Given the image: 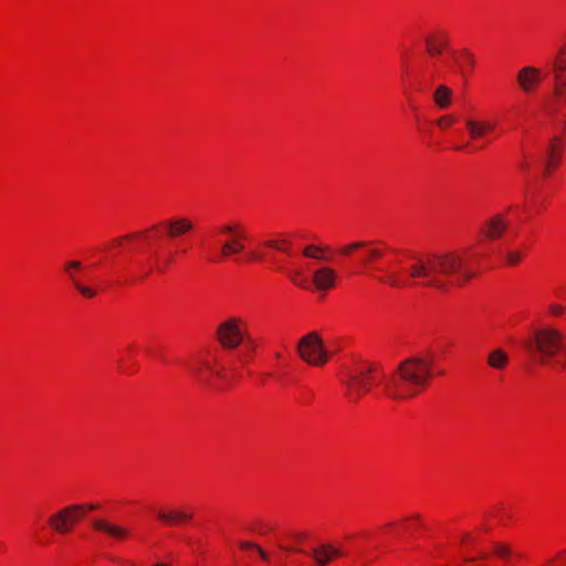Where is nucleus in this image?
I'll return each instance as SVG.
<instances>
[{
	"mask_svg": "<svg viewBox=\"0 0 566 566\" xmlns=\"http://www.w3.org/2000/svg\"><path fill=\"white\" fill-rule=\"evenodd\" d=\"M385 273L378 280L392 289L432 287L446 291L451 284L461 285L475 276V273L465 266L464 259L457 252L412 253L409 255V265L406 275L399 271L381 269Z\"/></svg>",
	"mask_w": 566,
	"mask_h": 566,
	"instance_id": "1",
	"label": "nucleus"
},
{
	"mask_svg": "<svg viewBox=\"0 0 566 566\" xmlns=\"http://www.w3.org/2000/svg\"><path fill=\"white\" fill-rule=\"evenodd\" d=\"M384 378L385 394L392 399L413 397L432 377L431 359L411 357L403 360L396 371Z\"/></svg>",
	"mask_w": 566,
	"mask_h": 566,
	"instance_id": "2",
	"label": "nucleus"
},
{
	"mask_svg": "<svg viewBox=\"0 0 566 566\" xmlns=\"http://www.w3.org/2000/svg\"><path fill=\"white\" fill-rule=\"evenodd\" d=\"M524 347L531 357L541 365H552L564 368L562 354L566 349L564 335L554 327H542L524 342Z\"/></svg>",
	"mask_w": 566,
	"mask_h": 566,
	"instance_id": "3",
	"label": "nucleus"
},
{
	"mask_svg": "<svg viewBox=\"0 0 566 566\" xmlns=\"http://www.w3.org/2000/svg\"><path fill=\"white\" fill-rule=\"evenodd\" d=\"M379 370L375 365H365L349 371L344 384L348 388L349 399L357 401L364 394L368 392L374 382L378 380Z\"/></svg>",
	"mask_w": 566,
	"mask_h": 566,
	"instance_id": "4",
	"label": "nucleus"
},
{
	"mask_svg": "<svg viewBox=\"0 0 566 566\" xmlns=\"http://www.w3.org/2000/svg\"><path fill=\"white\" fill-rule=\"evenodd\" d=\"M219 343L227 349H234L245 342L253 350L252 340L248 336L245 324L238 317H230L222 322L217 329Z\"/></svg>",
	"mask_w": 566,
	"mask_h": 566,
	"instance_id": "5",
	"label": "nucleus"
},
{
	"mask_svg": "<svg viewBox=\"0 0 566 566\" xmlns=\"http://www.w3.org/2000/svg\"><path fill=\"white\" fill-rule=\"evenodd\" d=\"M296 350L305 363L313 366H323L328 360L324 342L316 332L303 336L297 343Z\"/></svg>",
	"mask_w": 566,
	"mask_h": 566,
	"instance_id": "6",
	"label": "nucleus"
},
{
	"mask_svg": "<svg viewBox=\"0 0 566 566\" xmlns=\"http://www.w3.org/2000/svg\"><path fill=\"white\" fill-rule=\"evenodd\" d=\"M85 515V506L74 504L65 506L49 517V525L59 534L69 533Z\"/></svg>",
	"mask_w": 566,
	"mask_h": 566,
	"instance_id": "7",
	"label": "nucleus"
},
{
	"mask_svg": "<svg viewBox=\"0 0 566 566\" xmlns=\"http://www.w3.org/2000/svg\"><path fill=\"white\" fill-rule=\"evenodd\" d=\"M542 80V71L535 66H523L516 73V83L526 95L533 94L541 85Z\"/></svg>",
	"mask_w": 566,
	"mask_h": 566,
	"instance_id": "8",
	"label": "nucleus"
},
{
	"mask_svg": "<svg viewBox=\"0 0 566 566\" xmlns=\"http://www.w3.org/2000/svg\"><path fill=\"white\" fill-rule=\"evenodd\" d=\"M336 272L329 266H321L313 273V283L318 291H327L336 284Z\"/></svg>",
	"mask_w": 566,
	"mask_h": 566,
	"instance_id": "9",
	"label": "nucleus"
},
{
	"mask_svg": "<svg viewBox=\"0 0 566 566\" xmlns=\"http://www.w3.org/2000/svg\"><path fill=\"white\" fill-rule=\"evenodd\" d=\"M317 566H327L334 558L342 555V552L331 544H321L310 554Z\"/></svg>",
	"mask_w": 566,
	"mask_h": 566,
	"instance_id": "10",
	"label": "nucleus"
},
{
	"mask_svg": "<svg viewBox=\"0 0 566 566\" xmlns=\"http://www.w3.org/2000/svg\"><path fill=\"white\" fill-rule=\"evenodd\" d=\"M92 526L99 532H103L107 534L108 536L115 538V539H124L129 535V530L118 525L114 524L106 520H95L92 523Z\"/></svg>",
	"mask_w": 566,
	"mask_h": 566,
	"instance_id": "11",
	"label": "nucleus"
},
{
	"mask_svg": "<svg viewBox=\"0 0 566 566\" xmlns=\"http://www.w3.org/2000/svg\"><path fill=\"white\" fill-rule=\"evenodd\" d=\"M82 268V263L80 261H70L65 263L64 271L67 274L70 281L73 283L74 287L84 296L87 298H93L96 296V291L92 287L85 286L81 284L76 275L74 274V270H80Z\"/></svg>",
	"mask_w": 566,
	"mask_h": 566,
	"instance_id": "12",
	"label": "nucleus"
},
{
	"mask_svg": "<svg viewBox=\"0 0 566 566\" xmlns=\"http://www.w3.org/2000/svg\"><path fill=\"white\" fill-rule=\"evenodd\" d=\"M157 517L166 525H176L191 521L192 514L182 510H164L157 512Z\"/></svg>",
	"mask_w": 566,
	"mask_h": 566,
	"instance_id": "13",
	"label": "nucleus"
},
{
	"mask_svg": "<svg viewBox=\"0 0 566 566\" xmlns=\"http://www.w3.org/2000/svg\"><path fill=\"white\" fill-rule=\"evenodd\" d=\"M509 227L507 221L502 214H495L485 222L484 234L489 239H499Z\"/></svg>",
	"mask_w": 566,
	"mask_h": 566,
	"instance_id": "14",
	"label": "nucleus"
},
{
	"mask_svg": "<svg viewBox=\"0 0 566 566\" xmlns=\"http://www.w3.org/2000/svg\"><path fill=\"white\" fill-rule=\"evenodd\" d=\"M165 227L170 238H177L191 231L193 223L187 218H175L167 220Z\"/></svg>",
	"mask_w": 566,
	"mask_h": 566,
	"instance_id": "15",
	"label": "nucleus"
},
{
	"mask_svg": "<svg viewBox=\"0 0 566 566\" xmlns=\"http://www.w3.org/2000/svg\"><path fill=\"white\" fill-rule=\"evenodd\" d=\"M465 126L471 138L479 139L485 136L489 132H491L494 128L495 124L486 120L467 119Z\"/></svg>",
	"mask_w": 566,
	"mask_h": 566,
	"instance_id": "16",
	"label": "nucleus"
},
{
	"mask_svg": "<svg viewBox=\"0 0 566 566\" xmlns=\"http://www.w3.org/2000/svg\"><path fill=\"white\" fill-rule=\"evenodd\" d=\"M507 363L509 356L503 349H494L488 356V365L493 369H504Z\"/></svg>",
	"mask_w": 566,
	"mask_h": 566,
	"instance_id": "17",
	"label": "nucleus"
},
{
	"mask_svg": "<svg viewBox=\"0 0 566 566\" xmlns=\"http://www.w3.org/2000/svg\"><path fill=\"white\" fill-rule=\"evenodd\" d=\"M244 250V244L241 242L240 238H233L232 240H228L223 242L221 245V254L224 258H229L235 254H239Z\"/></svg>",
	"mask_w": 566,
	"mask_h": 566,
	"instance_id": "18",
	"label": "nucleus"
},
{
	"mask_svg": "<svg viewBox=\"0 0 566 566\" xmlns=\"http://www.w3.org/2000/svg\"><path fill=\"white\" fill-rule=\"evenodd\" d=\"M566 90V78L562 76L560 72H555V85L553 90V99L554 103L552 105V111L555 112V104L560 101L564 96V91Z\"/></svg>",
	"mask_w": 566,
	"mask_h": 566,
	"instance_id": "19",
	"label": "nucleus"
},
{
	"mask_svg": "<svg viewBox=\"0 0 566 566\" xmlns=\"http://www.w3.org/2000/svg\"><path fill=\"white\" fill-rule=\"evenodd\" d=\"M451 90L446 85H439L433 94L436 104L440 108H447L450 105Z\"/></svg>",
	"mask_w": 566,
	"mask_h": 566,
	"instance_id": "20",
	"label": "nucleus"
},
{
	"mask_svg": "<svg viewBox=\"0 0 566 566\" xmlns=\"http://www.w3.org/2000/svg\"><path fill=\"white\" fill-rule=\"evenodd\" d=\"M492 552L494 556L503 560H507L513 556L512 547L509 544L502 542H494L492 544Z\"/></svg>",
	"mask_w": 566,
	"mask_h": 566,
	"instance_id": "21",
	"label": "nucleus"
},
{
	"mask_svg": "<svg viewBox=\"0 0 566 566\" xmlns=\"http://www.w3.org/2000/svg\"><path fill=\"white\" fill-rule=\"evenodd\" d=\"M559 138L555 136L548 146V157L546 161L545 167V175L549 174L551 167L555 166L557 164V156H556V144L558 143Z\"/></svg>",
	"mask_w": 566,
	"mask_h": 566,
	"instance_id": "22",
	"label": "nucleus"
},
{
	"mask_svg": "<svg viewBox=\"0 0 566 566\" xmlns=\"http://www.w3.org/2000/svg\"><path fill=\"white\" fill-rule=\"evenodd\" d=\"M323 251H325V249L322 247L308 244L303 249V255L315 260H329V258L322 254Z\"/></svg>",
	"mask_w": 566,
	"mask_h": 566,
	"instance_id": "23",
	"label": "nucleus"
},
{
	"mask_svg": "<svg viewBox=\"0 0 566 566\" xmlns=\"http://www.w3.org/2000/svg\"><path fill=\"white\" fill-rule=\"evenodd\" d=\"M284 244H289V240L287 239H284V238H271V239H268L263 242V245L269 248V249H273V250H277V251H282L284 253H289V249L287 248H284Z\"/></svg>",
	"mask_w": 566,
	"mask_h": 566,
	"instance_id": "24",
	"label": "nucleus"
},
{
	"mask_svg": "<svg viewBox=\"0 0 566 566\" xmlns=\"http://www.w3.org/2000/svg\"><path fill=\"white\" fill-rule=\"evenodd\" d=\"M427 52L431 55H438L442 52V49L447 46L446 41H437L432 36L426 39Z\"/></svg>",
	"mask_w": 566,
	"mask_h": 566,
	"instance_id": "25",
	"label": "nucleus"
},
{
	"mask_svg": "<svg viewBox=\"0 0 566 566\" xmlns=\"http://www.w3.org/2000/svg\"><path fill=\"white\" fill-rule=\"evenodd\" d=\"M507 265L514 266L518 264L523 258L521 250H510L502 254Z\"/></svg>",
	"mask_w": 566,
	"mask_h": 566,
	"instance_id": "26",
	"label": "nucleus"
},
{
	"mask_svg": "<svg viewBox=\"0 0 566 566\" xmlns=\"http://www.w3.org/2000/svg\"><path fill=\"white\" fill-rule=\"evenodd\" d=\"M368 245H369L368 242L356 241V242H353V243H349V244L340 247L338 252H339L340 255L347 256L353 251H356V250L363 249V248H367Z\"/></svg>",
	"mask_w": 566,
	"mask_h": 566,
	"instance_id": "27",
	"label": "nucleus"
},
{
	"mask_svg": "<svg viewBox=\"0 0 566 566\" xmlns=\"http://www.w3.org/2000/svg\"><path fill=\"white\" fill-rule=\"evenodd\" d=\"M554 71L555 72H565L566 71V48H563L559 52V56L554 61Z\"/></svg>",
	"mask_w": 566,
	"mask_h": 566,
	"instance_id": "28",
	"label": "nucleus"
},
{
	"mask_svg": "<svg viewBox=\"0 0 566 566\" xmlns=\"http://www.w3.org/2000/svg\"><path fill=\"white\" fill-rule=\"evenodd\" d=\"M240 547L242 549H250V548L256 549L263 560L269 559V555L260 546H258L256 544H254L252 542H241Z\"/></svg>",
	"mask_w": 566,
	"mask_h": 566,
	"instance_id": "29",
	"label": "nucleus"
},
{
	"mask_svg": "<svg viewBox=\"0 0 566 566\" xmlns=\"http://www.w3.org/2000/svg\"><path fill=\"white\" fill-rule=\"evenodd\" d=\"M367 256L363 260L364 264H368L373 259H378L382 256V251L376 248H366Z\"/></svg>",
	"mask_w": 566,
	"mask_h": 566,
	"instance_id": "30",
	"label": "nucleus"
},
{
	"mask_svg": "<svg viewBox=\"0 0 566 566\" xmlns=\"http://www.w3.org/2000/svg\"><path fill=\"white\" fill-rule=\"evenodd\" d=\"M437 123L441 127H448L454 123V119L451 116H443Z\"/></svg>",
	"mask_w": 566,
	"mask_h": 566,
	"instance_id": "31",
	"label": "nucleus"
},
{
	"mask_svg": "<svg viewBox=\"0 0 566 566\" xmlns=\"http://www.w3.org/2000/svg\"><path fill=\"white\" fill-rule=\"evenodd\" d=\"M197 377H198V380L202 384V385H209L210 381H209V378L207 377V375H205L201 370L199 369H196L195 370Z\"/></svg>",
	"mask_w": 566,
	"mask_h": 566,
	"instance_id": "32",
	"label": "nucleus"
},
{
	"mask_svg": "<svg viewBox=\"0 0 566 566\" xmlns=\"http://www.w3.org/2000/svg\"><path fill=\"white\" fill-rule=\"evenodd\" d=\"M238 227L233 224H224L220 228L221 233H235Z\"/></svg>",
	"mask_w": 566,
	"mask_h": 566,
	"instance_id": "33",
	"label": "nucleus"
},
{
	"mask_svg": "<svg viewBox=\"0 0 566 566\" xmlns=\"http://www.w3.org/2000/svg\"><path fill=\"white\" fill-rule=\"evenodd\" d=\"M549 312L553 314V315H562L563 312H564V308L560 306V305H551L549 306Z\"/></svg>",
	"mask_w": 566,
	"mask_h": 566,
	"instance_id": "34",
	"label": "nucleus"
},
{
	"mask_svg": "<svg viewBox=\"0 0 566 566\" xmlns=\"http://www.w3.org/2000/svg\"><path fill=\"white\" fill-rule=\"evenodd\" d=\"M463 57H464L465 64H468L470 66L474 65V57H473V55L471 53L464 51L463 52Z\"/></svg>",
	"mask_w": 566,
	"mask_h": 566,
	"instance_id": "35",
	"label": "nucleus"
},
{
	"mask_svg": "<svg viewBox=\"0 0 566 566\" xmlns=\"http://www.w3.org/2000/svg\"><path fill=\"white\" fill-rule=\"evenodd\" d=\"M298 275H300V272H295L293 275H291L292 281H293L295 284H297V285H300V286H302V287H307L303 282L297 281V276H298Z\"/></svg>",
	"mask_w": 566,
	"mask_h": 566,
	"instance_id": "36",
	"label": "nucleus"
},
{
	"mask_svg": "<svg viewBox=\"0 0 566 566\" xmlns=\"http://www.w3.org/2000/svg\"><path fill=\"white\" fill-rule=\"evenodd\" d=\"M295 541H302L305 537L304 533H295L292 535Z\"/></svg>",
	"mask_w": 566,
	"mask_h": 566,
	"instance_id": "37",
	"label": "nucleus"
},
{
	"mask_svg": "<svg viewBox=\"0 0 566 566\" xmlns=\"http://www.w3.org/2000/svg\"><path fill=\"white\" fill-rule=\"evenodd\" d=\"M250 256H251V259H253V260H261V259H262V255H261V254H258L256 252H251V253H250Z\"/></svg>",
	"mask_w": 566,
	"mask_h": 566,
	"instance_id": "38",
	"label": "nucleus"
},
{
	"mask_svg": "<svg viewBox=\"0 0 566 566\" xmlns=\"http://www.w3.org/2000/svg\"><path fill=\"white\" fill-rule=\"evenodd\" d=\"M84 506H85V512H86L87 510H96V509L98 507V505H97V504H93V503H92V504H88V505H84Z\"/></svg>",
	"mask_w": 566,
	"mask_h": 566,
	"instance_id": "39",
	"label": "nucleus"
},
{
	"mask_svg": "<svg viewBox=\"0 0 566 566\" xmlns=\"http://www.w3.org/2000/svg\"><path fill=\"white\" fill-rule=\"evenodd\" d=\"M282 549H285L287 552H294V551H298L297 548H292V547H281Z\"/></svg>",
	"mask_w": 566,
	"mask_h": 566,
	"instance_id": "40",
	"label": "nucleus"
},
{
	"mask_svg": "<svg viewBox=\"0 0 566 566\" xmlns=\"http://www.w3.org/2000/svg\"><path fill=\"white\" fill-rule=\"evenodd\" d=\"M284 248H287L289 249V253L287 254H291V242L289 241V244H284Z\"/></svg>",
	"mask_w": 566,
	"mask_h": 566,
	"instance_id": "41",
	"label": "nucleus"
},
{
	"mask_svg": "<svg viewBox=\"0 0 566 566\" xmlns=\"http://www.w3.org/2000/svg\"><path fill=\"white\" fill-rule=\"evenodd\" d=\"M211 371H212L213 374H216L217 376L222 377V374H221L220 371H218V370H211Z\"/></svg>",
	"mask_w": 566,
	"mask_h": 566,
	"instance_id": "42",
	"label": "nucleus"
},
{
	"mask_svg": "<svg viewBox=\"0 0 566 566\" xmlns=\"http://www.w3.org/2000/svg\"><path fill=\"white\" fill-rule=\"evenodd\" d=\"M248 357V354L240 355V359L244 360Z\"/></svg>",
	"mask_w": 566,
	"mask_h": 566,
	"instance_id": "43",
	"label": "nucleus"
},
{
	"mask_svg": "<svg viewBox=\"0 0 566 566\" xmlns=\"http://www.w3.org/2000/svg\"><path fill=\"white\" fill-rule=\"evenodd\" d=\"M159 272H164L165 271V266H158L157 269Z\"/></svg>",
	"mask_w": 566,
	"mask_h": 566,
	"instance_id": "44",
	"label": "nucleus"
},
{
	"mask_svg": "<svg viewBox=\"0 0 566 566\" xmlns=\"http://www.w3.org/2000/svg\"><path fill=\"white\" fill-rule=\"evenodd\" d=\"M154 566H167V565H166V564H164V563H157V564H155Z\"/></svg>",
	"mask_w": 566,
	"mask_h": 566,
	"instance_id": "45",
	"label": "nucleus"
},
{
	"mask_svg": "<svg viewBox=\"0 0 566 566\" xmlns=\"http://www.w3.org/2000/svg\"><path fill=\"white\" fill-rule=\"evenodd\" d=\"M454 63L459 64L461 66L460 61L454 56Z\"/></svg>",
	"mask_w": 566,
	"mask_h": 566,
	"instance_id": "46",
	"label": "nucleus"
},
{
	"mask_svg": "<svg viewBox=\"0 0 566 566\" xmlns=\"http://www.w3.org/2000/svg\"><path fill=\"white\" fill-rule=\"evenodd\" d=\"M475 559H476V558H464V560H467V562H473V560H475Z\"/></svg>",
	"mask_w": 566,
	"mask_h": 566,
	"instance_id": "47",
	"label": "nucleus"
},
{
	"mask_svg": "<svg viewBox=\"0 0 566 566\" xmlns=\"http://www.w3.org/2000/svg\"><path fill=\"white\" fill-rule=\"evenodd\" d=\"M462 148H463L462 146L455 147V149H458V150H461Z\"/></svg>",
	"mask_w": 566,
	"mask_h": 566,
	"instance_id": "48",
	"label": "nucleus"
}]
</instances>
